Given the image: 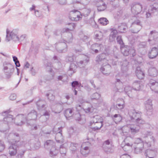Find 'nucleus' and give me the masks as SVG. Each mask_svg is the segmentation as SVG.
<instances>
[{"instance_id":"obj_1","label":"nucleus","mask_w":158,"mask_h":158,"mask_svg":"<svg viewBox=\"0 0 158 158\" xmlns=\"http://www.w3.org/2000/svg\"><path fill=\"white\" fill-rule=\"evenodd\" d=\"M5 137L8 139L11 145L8 148L9 153L10 156H15L17 153V148L19 146L20 142L19 134L10 133L8 135H6Z\"/></svg>"},{"instance_id":"obj_2","label":"nucleus","mask_w":158,"mask_h":158,"mask_svg":"<svg viewBox=\"0 0 158 158\" xmlns=\"http://www.w3.org/2000/svg\"><path fill=\"white\" fill-rule=\"evenodd\" d=\"M140 127L138 125L133 124H128L122 128L123 134L126 136H130V133L135 135L139 131Z\"/></svg>"},{"instance_id":"obj_3","label":"nucleus","mask_w":158,"mask_h":158,"mask_svg":"<svg viewBox=\"0 0 158 158\" xmlns=\"http://www.w3.org/2000/svg\"><path fill=\"white\" fill-rule=\"evenodd\" d=\"M128 114L131 120L139 124H143L145 123V121L141 117V113L136 111L135 110H131L128 111Z\"/></svg>"},{"instance_id":"obj_4","label":"nucleus","mask_w":158,"mask_h":158,"mask_svg":"<svg viewBox=\"0 0 158 158\" xmlns=\"http://www.w3.org/2000/svg\"><path fill=\"white\" fill-rule=\"evenodd\" d=\"M45 146H49V148L51 147L50 151V156L54 157L57 155L59 152V150L57 149L55 146V143L52 140H48L46 141L45 143Z\"/></svg>"},{"instance_id":"obj_5","label":"nucleus","mask_w":158,"mask_h":158,"mask_svg":"<svg viewBox=\"0 0 158 158\" xmlns=\"http://www.w3.org/2000/svg\"><path fill=\"white\" fill-rule=\"evenodd\" d=\"M4 70L7 77L9 78L12 75L14 71L13 66L11 64L4 63L3 64Z\"/></svg>"},{"instance_id":"obj_6","label":"nucleus","mask_w":158,"mask_h":158,"mask_svg":"<svg viewBox=\"0 0 158 158\" xmlns=\"http://www.w3.org/2000/svg\"><path fill=\"white\" fill-rule=\"evenodd\" d=\"M27 119L25 114H18L15 118L14 123L17 125L21 126L25 123H27Z\"/></svg>"},{"instance_id":"obj_7","label":"nucleus","mask_w":158,"mask_h":158,"mask_svg":"<svg viewBox=\"0 0 158 158\" xmlns=\"http://www.w3.org/2000/svg\"><path fill=\"white\" fill-rule=\"evenodd\" d=\"M37 114L36 112L34 110H32L26 115L27 124L31 126L33 122L36 119Z\"/></svg>"},{"instance_id":"obj_8","label":"nucleus","mask_w":158,"mask_h":158,"mask_svg":"<svg viewBox=\"0 0 158 158\" xmlns=\"http://www.w3.org/2000/svg\"><path fill=\"white\" fill-rule=\"evenodd\" d=\"M105 60H97V62H100L101 63H103L102 66L101 68V70L102 73L106 75H109L110 73L111 66L110 65L108 64H106V63H104Z\"/></svg>"},{"instance_id":"obj_9","label":"nucleus","mask_w":158,"mask_h":158,"mask_svg":"<svg viewBox=\"0 0 158 158\" xmlns=\"http://www.w3.org/2000/svg\"><path fill=\"white\" fill-rule=\"evenodd\" d=\"M82 15L79 11L73 10L69 13V18L73 21H77L82 18Z\"/></svg>"},{"instance_id":"obj_10","label":"nucleus","mask_w":158,"mask_h":158,"mask_svg":"<svg viewBox=\"0 0 158 158\" xmlns=\"http://www.w3.org/2000/svg\"><path fill=\"white\" fill-rule=\"evenodd\" d=\"M102 147L104 152L108 154L112 153L114 152V147L110 143L109 140H107L104 142Z\"/></svg>"},{"instance_id":"obj_11","label":"nucleus","mask_w":158,"mask_h":158,"mask_svg":"<svg viewBox=\"0 0 158 158\" xmlns=\"http://www.w3.org/2000/svg\"><path fill=\"white\" fill-rule=\"evenodd\" d=\"M93 123H98V126H95L93 129L94 131L100 129L103 126V119L100 116L98 115L95 116L93 117Z\"/></svg>"},{"instance_id":"obj_12","label":"nucleus","mask_w":158,"mask_h":158,"mask_svg":"<svg viewBox=\"0 0 158 158\" xmlns=\"http://www.w3.org/2000/svg\"><path fill=\"white\" fill-rule=\"evenodd\" d=\"M18 34V31L16 30H13L10 33L7 32V40H9L12 39L15 41L19 40V39Z\"/></svg>"},{"instance_id":"obj_13","label":"nucleus","mask_w":158,"mask_h":158,"mask_svg":"<svg viewBox=\"0 0 158 158\" xmlns=\"http://www.w3.org/2000/svg\"><path fill=\"white\" fill-rule=\"evenodd\" d=\"M89 143L87 142L83 143L81 146V153L83 156H86L89 153L90 150L89 147L85 146L86 145H88Z\"/></svg>"},{"instance_id":"obj_14","label":"nucleus","mask_w":158,"mask_h":158,"mask_svg":"<svg viewBox=\"0 0 158 158\" xmlns=\"http://www.w3.org/2000/svg\"><path fill=\"white\" fill-rule=\"evenodd\" d=\"M11 112L9 110L4 111L2 112L3 115H5L6 114V116L4 118L3 120L9 124V123L12 122L13 120V116L9 114Z\"/></svg>"},{"instance_id":"obj_15","label":"nucleus","mask_w":158,"mask_h":158,"mask_svg":"<svg viewBox=\"0 0 158 158\" xmlns=\"http://www.w3.org/2000/svg\"><path fill=\"white\" fill-rule=\"evenodd\" d=\"M61 63L60 62H58L56 63H55L54 65H52V64L50 62H48L45 64V65L46 67V69L47 71L49 72H51L52 70V68L54 66L55 67V69H58L61 66Z\"/></svg>"},{"instance_id":"obj_16","label":"nucleus","mask_w":158,"mask_h":158,"mask_svg":"<svg viewBox=\"0 0 158 158\" xmlns=\"http://www.w3.org/2000/svg\"><path fill=\"white\" fill-rule=\"evenodd\" d=\"M61 127H58V131L56 134L55 139L56 142L59 143H62L64 142L63 137L62 136Z\"/></svg>"},{"instance_id":"obj_17","label":"nucleus","mask_w":158,"mask_h":158,"mask_svg":"<svg viewBox=\"0 0 158 158\" xmlns=\"http://www.w3.org/2000/svg\"><path fill=\"white\" fill-rule=\"evenodd\" d=\"M148 85L150 87L152 91L156 93H158V82L155 80H151L148 84Z\"/></svg>"},{"instance_id":"obj_18","label":"nucleus","mask_w":158,"mask_h":158,"mask_svg":"<svg viewBox=\"0 0 158 158\" xmlns=\"http://www.w3.org/2000/svg\"><path fill=\"white\" fill-rule=\"evenodd\" d=\"M63 104V103L61 102H59L57 101L54 102L52 104L54 105H56L55 107L57 108L55 110H53L52 106H51V108L53 112H54L55 113H59L63 109L62 106Z\"/></svg>"},{"instance_id":"obj_19","label":"nucleus","mask_w":158,"mask_h":158,"mask_svg":"<svg viewBox=\"0 0 158 158\" xmlns=\"http://www.w3.org/2000/svg\"><path fill=\"white\" fill-rule=\"evenodd\" d=\"M121 52L124 56H127L129 54L130 52H134L135 50L133 48H132L128 46H125L122 48Z\"/></svg>"},{"instance_id":"obj_20","label":"nucleus","mask_w":158,"mask_h":158,"mask_svg":"<svg viewBox=\"0 0 158 158\" xmlns=\"http://www.w3.org/2000/svg\"><path fill=\"white\" fill-rule=\"evenodd\" d=\"M114 90L116 92H122L123 91V85L122 82L119 79L116 80Z\"/></svg>"},{"instance_id":"obj_21","label":"nucleus","mask_w":158,"mask_h":158,"mask_svg":"<svg viewBox=\"0 0 158 158\" xmlns=\"http://www.w3.org/2000/svg\"><path fill=\"white\" fill-rule=\"evenodd\" d=\"M158 55V49L155 47L152 48L149 51L148 56L149 58H155Z\"/></svg>"},{"instance_id":"obj_22","label":"nucleus","mask_w":158,"mask_h":158,"mask_svg":"<svg viewBox=\"0 0 158 158\" xmlns=\"http://www.w3.org/2000/svg\"><path fill=\"white\" fill-rule=\"evenodd\" d=\"M9 129L8 124L4 121H0V131L2 132L6 131Z\"/></svg>"},{"instance_id":"obj_23","label":"nucleus","mask_w":158,"mask_h":158,"mask_svg":"<svg viewBox=\"0 0 158 158\" xmlns=\"http://www.w3.org/2000/svg\"><path fill=\"white\" fill-rule=\"evenodd\" d=\"M143 85L140 81H134L132 84L133 89L135 90L139 91L142 89Z\"/></svg>"},{"instance_id":"obj_24","label":"nucleus","mask_w":158,"mask_h":158,"mask_svg":"<svg viewBox=\"0 0 158 158\" xmlns=\"http://www.w3.org/2000/svg\"><path fill=\"white\" fill-rule=\"evenodd\" d=\"M77 68V66L75 63H71L69 67V69L67 72V74L69 76H71L75 72V70Z\"/></svg>"},{"instance_id":"obj_25","label":"nucleus","mask_w":158,"mask_h":158,"mask_svg":"<svg viewBox=\"0 0 158 158\" xmlns=\"http://www.w3.org/2000/svg\"><path fill=\"white\" fill-rule=\"evenodd\" d=\"M134 152L135 153L138 154L142 152L144 148L143 143H140L139 144L134 145Z\"/></svg>"},{"instance_id":"obj_26","label":"nucleus","mask_w":158,"mask_h":158,"mask_svg":"<svg viewBox=\"0 0 158 158\" xmlns=\"http://www.w3.org/2000/svg\"><path fill=\"white\" fill-rule=\"evenodd\" d=\"M156 152L155 150L147 149L145 152V155L146 157H155Z\"/></svg>"},{"instance_id":"obj_27","label":"nucleus","mask_w":158,"mask_h":158,"mask_svg":"<svg viewBox=\"0 0 158 158\" xmlns=\"http://www.w3.org/2000/svg\"><path fill=\"white\" fill-rule=\"evenodd\" d=\"M135 73L138 78L140 79H143L144 77V73L140 67H137Z\"/></svg>"},{"instance_id":"obj_28","label":"nucleus","mask_w":158,"mask_h":158,"mask_svg":"<svg viewBox=\"0 0 158 158\" xmlns=\"http://www.w3.org/2000/svg\"><path fill=\"white\" fill-rule=\"evenodd\" d=\"M97 9L99 11L104 10L106 8V6L105 3L103 1L98 2L97 3Z\"/></svg>"},{"instance_id":"obj_29","label":"nucleus","mask_w":158,"mask_h":158,"mask_svg":"<svg viewBox=\"0 0 158 158\" xmlns=\"http://www.w3.org/2000/svg\"><path fill=\"white\" fill-rule=\"evenodd\" d=\"M73 109L69 108L67 109L64 112V115L67 118L71 117L73 114Z\"/></svg>"},{"instance_id":"obj_30","label":"nucleus","mask_w":158,"mask_h":158,"mask_svg":"<svg viewBox=\"0 0 158 158\" xmlns=\"http://www.w3.org/2000/svg\"><path fill=\"white\" fill-rule=\"evenodd\" d=\"M149 74L152 77H156L158 74V71L157 69L155 68H151L148 70Z\"/></svg>"},{"instance_id":"obj_31","label":"nucleus","mask_w":158,"mask_h":158,"mask_svg":"<svg viewBox=\"0 0 158 158\" xmlns=\"http://www.w3.org/2000/svg\"><path fill=\"white\" fill-rule=\"evenodd\" d=\"M152 105H148L147 104L145 106V108L146 110V114L148 116H150L152 114L153 108Z\"/></svg>"},{"instance_id":"obj_32","label":"nucleus","mask_w":158,"mask_h":158,"mask_svg":"<svg viewBox=\"0 0 158 158\" xmlns=\"http://www.w3.org/2000/svg\"><path fill=\"white\" fill-rule=\"evenodd\" d=\"M128 64V62L127 61V60H124L123 61V64H121V69L123 72H126L128 70L127 66Z\"/></svg>"},{"instance_id":"obj_33","label":"nucleus","mask_w":158,"mask_h":158,"mask_svg":"<svg viewBox=\"0 0 158 158\" xmlns=\"http://www.w3.org/2000/svg\"><path fill=\"white\" fill-rule=\"evenodd\" d=\"M117 34V30H113L112 31L109 37V40L110 41H112L115 40Z\"/></svg>"},{"instance_id":"obj_34","label":"nucleus","mask_w":158,"mask_h":158,"mask_svg":"<svg viewBox=\"0 0 158 158\" xmlns=\"http://www.w3.org/2000/svg\"><path fill=\"white\" fill-rule=\"evenodd\" d=\"M124 102L123 100H118L116 106V108L119 110L123 109L124 107Z\"/></svg>"},{"instance_id":"obj_35","label":"nucleus","mask_w":158,"mask_h":158,"mask_svg":"<svg viewBox=\"0 0 158 158\" xmlns=\"http://www.w3.org/2000/svg\"><path fill=\"white\" fill-rule=\"evenodd\" d=\"M89 60H80L77 62V65L80 68H83Z\"/></svg>"},{"instance_id":"obj_36","label":"nucleus","mask_w":158,"mask_h":158,"mask_svg":"<svg viewBox=\"0 0 158 158\" xmlns=\"http://www.w3.org/2000/svg\"><path fill=\"white\" fill-rule=\"evenodd\" d=\"M148 142H146V143L148 145V147H150L152 143H153L154 142V138L152 135H149L148 137Z\"/></svg>"},{"instance_id":"obj_37","label":"nucleus","mask_w":158,"mask_h":158,"mask_svg":"<svg viewBox=\"0 0 158 158\" xmlns=\"http://www.w3.org/2000/svg\"><path fill=\"white\" fill-rule=\"evenodd\" d=\"M129 139H131V138L130 136H127L126 138L124 139V142L125 143V145L123 147V149H126L127 147H128L129 148L131 147L132 144L131 143H130L127 142V140Z\"/></svg>"},{"instance_id":"obj_38","label":"nucleus","mask_w":158,"mask_h":158,"mask_svg":"<svg viewBox=\"0 0 158 158\" xmlns=\"http://www.w3.org/2000/svg\"><path fill=\"white\" fill-rule=\"evenodd\" d=\"M50 115V113L49 111L46 110L44 113L41 116L40 118H45L46 119L44 121H46L48 119Z\"/></svg>"},{"instance_id":"obj_39","label":"nucleus","mask_w":158,"mask_h":158,"mask_svg":"<svg viewBox=\"0 0 158 158\" xmlns=\"http://www.w3.org/2000/svg\"><path fill=\"white\" fill-rule=\"evenodd\" d=\"M132 88L130 86H127L124 88L125 92L130 97H131V96L130 94L132 92Z\"/></svg>"},{"instance_id":"obj_40","label":"nucleus","mask_w":158,"mask_h":158,"mask_svg":"<svg viewBox=\"0 0 158 158\" xmlns=\"http://www.w3.org/2000/svg\"><path fill=\"white\" fill-rule=\"evenodd\" d=\"M113 119L116 123L120 122L122 120L121 116L118 114L114 115L113 117Z\"/></svg>"},{"instance_id":"obj_41","label":"nucleus","mask_w":158,"mask_h":158,"mask_svg":"<svg viewBox=\"0 0 158 158\" xmlns=\"http://www.w3.org/2000/svg\"><path fill=\"white\" fill-rule=\"evenodd\" d=\"M99 23L102 25H107L109 23L108 20L105 18H102L98 20Z\"/></svg>"},{"instance_id":"obj_42","label":"nucleus","mask_w":158,"mask_h":158,"mask_svg":"<svg viewBox=\"0 0 158 158\" xmlns=\"http://www.w3.org/2000/svg\"><path fill=\"white\" fill-rule=\"evenodd\" d=\"M81 117V115L78 113L76 114L75 118L76 120L80 121V123L82 124L85 122V119L83 120Z\"/></svg>"},{"instance_id":"obj_43","label":"nucleus","mask_w":158,"mask_h":158,"mask_svg":"<svg viewBox=\"0 0 158 158\" xmlns=\"http://www.w3.org/2000/svg\"><path fill=\"white\" fill-rule=\"evenodd\" d=\"M103 37V34L100 31H97L95 33V37L97 39L100 40Z\"/></svg>"},{"instance_id":"obj_44","label":"nucleus","mask_w":158,"mask_h":158,"mask_svg":"<svg viewBox=\"0 0 158 158\" xmlns=\"http://www.w3.org/2000/svg\"><path fill=\"white\" fill-rule=\"evenodd\" d=\"M46 96L47 97L48 99L50 101H52L55 98L54 96L53 95V94L51 91L48 92L46 94Z\"/></svg>"},{"instance_id":"obj_45","label":"nucleus","mask_w":158,"mask_h":158,"mask_svg":"<svg viewBox=\"0 0 158 158\" xmlns=\"http://www.w3.org/2000/svg\"><path fill=\"white\" fill-rule=\"evenodd\" d=\"M141 133L143 135V137H148L149 136V135H152V132L148 131L145 130L142 131Z\"/></svg>"},{"instance_id":"obj_46","label":"nucleus","mask_w":158,"mask_h":158,"mask_svg":"<svg viewBox=\"0 0 158 158\" xmlns=\"http://www.w3.org/2000/svg\"><path fill=\"white\" fill-rule=\"evenodd\" d=\"M100 46V45L97 44H94L91 47L92 50L95 53H97L98 51Z\"/></svg>"},{"instance_id":"obj_47","label":"nucleus","mask_w":158,"mask_h":158,"mask_svg":"<svg viewBox=\"0 0 158 158\" xmlns=\"http://www.w3.org/2000/svg\"><path fill=\"white\" fill-rule=\"evenodd\" d=\"M100 97V95L96 93L93 94L90 97V98L91 100H97Z\"/></svg>"},{"instance_id":"obj_48","label":"nucleus","mask_w":158,"mask_h":158,"mask_svg":"<svg viewBox=\"0 0 158 158\" xmlns=\"http://www.w3.org/2000/svg\"><path fill=\"white\" fill-rule=\"evenodd\" d=\"M44 101L42 100H39L37 102L36 104L39 109H41L44 107Z\"/></svg>"},{"instance_id":"obj_49","label":"nucleus","mask_w":158,"mask_h":158,"mask_svg":"<svg viewBox=\"0 0 158 158\" xmlns=\"http://www.w3.org/2000/svg\"><path fill=\"white\" fill-rule=\"evenodd\" d=\"M58 80H60L63 82L66 81L67 79V77L66 75L60 76L57 77Z\"/></svg>"},{"instance_id":"obj_50","label":"nucleus","mask_w":158,"mask_h":158,"mask_svg":"<svg viewBox=\"0 0 158 158\" xmlns=\"http://www.w3.org/2000/svg\"><path fill=\"white\" fill-rule=\"evenodd\" d=\"M78 146V144L74 143H71L70 144V148L72 151H74Z\"/></svg>"},{"instance_id":"obj_51","label":"nucleus","mask_w":158,"mask_h":158,"mask_svg":"<svg viewBox=\"0 0 158 158\" xmlns=\"http://www.w3.org/2000/svg\"><path fill=\"white\" fill-rule=\"evenodd\" d=\"M135 23L137 24V27L134 30H132L131 31L133 33H137L140 30L141 28V26L139 25L138 24V23H139V22H135Z\"/></svg>"},{"instance_id":"obj_52","label":"nucleus","mask_w":158,"mask_h":158,"mask_svg":"<svg viewBox=\"0 0 158 158\" xmlns=\"http://www.w3.org/2000/svg\"><path fill=\"white\" fill-rule=\"evenodd\" d=\"M127 27L125 25H122L119 27V31L121 33H124L126 31Z\"/></svg>"},{"instance_id":"obj_53","label":"nucleus","mask_w":158,"mask_h":158,"mask_svg":"<svg viewBox=\"0 0 158 158\" xmlns=\"http://www.w3.org/2000/svg\"><path fill=\"white\" fill-rule=\"evenodd\" d=\"M140 143H143L142 139L140 138H136L135 139L134 145L139 144Z\"/></svg>"},{"instance_id":"obj_54","label":"nucleus","mask_w":158,"mask_h":158,"mask_svg":"<svg viewBox=\"0 0 158 158\" xmlns=\"http://www.w3.org/2000/svg\"><path fill=\"white\" fill-rule=\"evenodd\" d=\"M72 85L73 88H76V87H79L80 85V84L77 81H75L72 82Z\"/></svg>"},{"instance_id":"obj_55","label":"nucleus","mask_w":158,"mask_h":158,"mask_svg":"<svg viewBox=\"0 0 158 158\" xmlns=\"http://www.w3.org/2000/svg\"><path fill=\"white\" fill-rule=\"evenodd\" d=\"M94 110V108L92 107L91 106L90 107H89L87 109H85V110L86 113H92L93 112Z\"/></svg>"},{"instance_id":"obj_56","label":"nucleus","mask_w":158,"mask_h":158,"mask_svg":"<svg viewBox=\"0 0 158 158\" xmlns=\"http://www.w3.org/2000/svg\"><path fill=\"white\" fill-rule=\"evenodd\" d=\"M5 148V145L3 142L0 140V152L3 151Z\"/></svg>"},{"instance_id":"obj_57","label":"nucleus","mask_w":158,"mask_h":158,"mask_svg":"<svg viewBox=\"0 0 158 158\" xmlns=\"http://www.w3.org/2000/svg\"><path fill=\"white\" fill-rule=\"evenodd\" d=\"M135 8L137 14L139 13L141 10V6L139 5L136 6Z\"/></svg>"},{"instance_id":"obj_58","label":"nucleus","mask_w":158,"mask_h":158,"mask_svg":"<svg viewBox=\"0 0 158 158\" xmlns=\"http://www.w3.org/2000/svg\"><path fill=\"white\" fill-rule=\"evenodd\" d=\"M16 98V95L15 94H11L9 97L10 100H14Z\"/></svg>"},{"instance_id":"obj_59","label":"nucleus","mask_w":158,"mask_h":158,"mask_svg":"<svg viewBox=\"0 0 158 158\" xmlns=\"http://www.w3.org/2000/svg\"><path fill=\"white\" fill-rule=\"evenodd\" d=\"M45 80V79L44 77H41L39 81V83L40 84V85H42L43 83H45L46 81Z\"/></svg>"},{"instance_id":"obj_60","label":"nucleus","mask_w":158,"mask_h":158,"mask_svg":"<svg viewBox=\"0 0 158 158\" xmlns=\"http://www.w3.org/2000/svg\"><path fill=\"white\" fill-rule=\"evenodd\" d=\"M60 152L61 154H65L66 152L65 148H62V146L60 147Z\"/></svg>"},{"instance_id":"obj_61","label":"nucleus","mask_w":158,"mask_h":158,"mask_svg":"<svg viewBox=\"0 0 158 158\" xmlns=\"http://www.w3.org/2000/svg\"><path fill=\"white\" fill-rule=\"evenodd\" d=\"M145 106H146V105H147V104H148V105H152V100L151 99H148L145 102Z\"/></svg>"},{"instance_id":"obj_62","label":"nucleus","mask_w":158,"mask_h":158,"mask_svg":"<svg viewBox=\"0 0 158 158\" xmlns=\"http://www.w3.org/2000/svg\"><path fill=\"white\" fill-rule=\"evenodd\" d=\"M120 158H131V157L128 154H124L121 156Z\"/></svg>"},{"instance_id":"obj_63","label":"nucleus","mask_w":158,"mask_h":158,"mask_svg":"<svg viewBox=\"0 0 158 158\" xmlns=\"http://www.w3.org/2000/svg\"><path fill=\"white\" fill-rule=\"evenodd\" d=\"M13 61L16 67H19L20 66V64L18 60H13Z\"/></svg>"},{"instance_id":"obj_64","label":"nucleus","mask_w":158,"mask_h":158,"mask_svg":"<svg viewBox=\"0 0 158 158\" xmlns=\"http://www.w3.org/2000/svg\"><path fill=\"white\" fill-rule=\"evenodd\" d=\"M153 8L154 10L158 9V3H154L153 5Z\"/></svg>"}]
</instances>
